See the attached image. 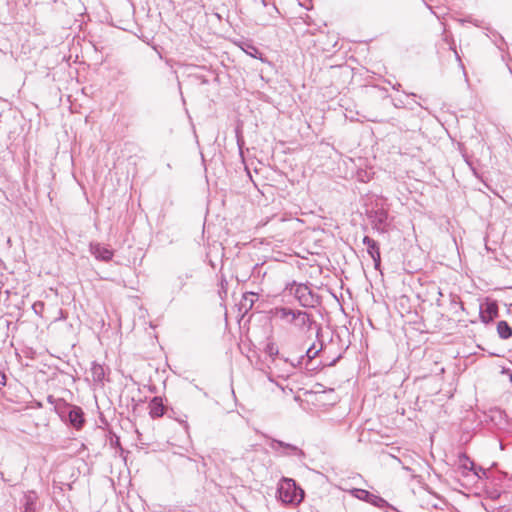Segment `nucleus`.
Segmentation results:
<instances>
[{
	"label": "nucleus",
	"mask_w": 512,
	"mask_h": 512,
	"mask_svg": "<svg viewBox=\"0 0 512 512\" xmlns=\"http://www.w3.org/2000/svg\"><path fill=\"white\" fill-rule=\"evenodd\" d=\"M167 407L160 396L153 397L149 402V415L152 418H160L166 414Z\"/></svg>",
	"instance_id": "obj_13"
},
{
	"label": "nucleus",
	"mask_w": 512,
	"mask_h": 512,
	"mask_svg": "<svg viewBox=\"0 0 512 512\" xmlns=\"http://www.w3.org/2000/svg\"><path fill=\"white\" fill-rule=\"evenodd\" d=\"M264 352L269 357V368H278L280 364H283L285 368L283 369L282 373L278 374V377L281 378H287L290 375H292L295 371V364L294 361L290 360L289 358H286L284 356L279 355L278 347L273 342H269L266 344L264 348Z\"/></svg>",
	"instance_id": "obj_3"
},
{
	"label": "nucleus",
	"mask_w": 512,
	"mask_h": 512,
	"mask_svg": "<svg viewBox=\"0 0 512 512\" xmlns=\"http://www.w3.org/2000/svg\"><path fill=\"white\" fill-rule=\"evenodd\" d=\"M57 415L63 422L69 424L76 430H81L86 423L83 409L68 402L60 403L57 409Z\"/></svg>",
	"instance_id": "obj_2"
},
{
	"label": "nucleus",
	"mask_w": 512,
	"mask_h": 512,
	"mask_svg": "<svg viewBox=\"0 0 512 512\" xmlns=\"http://www.w3.org/2000/svg\"><path fill=\"white\" fill-rule=\"evenodd\" d=\"M44 308H45V304L42 301H36L32 305L33 311L35 312V314H37L39 316H42Z\"/></svg>",
	"instance_id": "obj_21"
},
{
	"label": "nucleus",
	"mask_w": 512,
	"mask_h": 512,
	"mask_svg": "<svg viewBox=\"0 0 512 512\" xmlns=\"http://www.w3.org/2000/svg\"><path fill=\"white\" fill-rule=\"evenodd\" d=\"M295 296L303 307H315L319 304V296L305 284L297 286Z\"/></svg>",
	"instance_id": "obj_7"
},
{
	"label": "nucleus",
	"mask_w": 512,
	"mask_h": 512,
	"mask_svg": "<svg viewBox=\"0 0 512 512\" xmlns=\"http://www.w3.org/2000/svg\"><path fill=\"white\" fill-rule=\"evenodd\" d=\"M323 344H321V347L319 349H316L315 344L313 343L306 351L305 355L300 356L295 364V369L297 367H301L303 362L306 361V368L309 370H313L314 368H310L309 365L312 363L313 359L319 354V352L322 350Z\"/></svg>",
	"instance_id": "obj_11"
},
{
	"label": "nucleus",
	"mask_w": 512,
	"mask_h": 512,
	"mask_svg": "<svg viewBox=\"0 0 512 512\" xmlns=\"http://www.w3.org/2000/svg\"><path fill=\"white\" fill-rule=\"evenodd\" d=\"M90 253L99 261L109 262L114 256V251L99 242H91L89 245Z\"/></svg>",
	"instance_id": "obj_9"
},
{
	"label": "nucleus",
	"mask_w": 512,
	"mask_h": 512,
	"mask_svg": "<svg viewBox=\"0 0 512 512\" xmlns=\"http://www.w3.org/2000/svg\"><path fill=\"white\" fill-rule=\"evenodd\" d=\"M289 323L300 329H311L312 325L316 324L311 315L302 310H295L294 316L289 319Z\"/></svg>",
	"instance_id": "obj_10"
},
{
	"label": "nucleus",
	"mask_w": 512,
	"mask_h": 512,
	"mask_svg": "<svg viewBox=\"0 0 512 512\" xmlns=\"http://www.w3.org/2000/svg\"><path fill=\"white\" fill-rule=\"evenodd\" d=\"M249 297H250V299H249V301H250L249 307L251 308L253 306V303H254V298L257 297V294H255L253 292L247 293V294L244 295V300L247 301Z\"/></svg>",
	"instance_id": "obj_23"
},
{
	"label": "nucleus",
	"mask_w": 512,
	"mask_h": 512,
	"mask_svg": "<svg viewBox=\"0 0 512 512\" xmlns=\"http://www.w3.org/2000/svg\"><path fill=\"white\" fill-rule=\"evenodd\" d=\"M350 494L353 497H355L359 500H362L364 502H367L377 508L391 509V510L396 511V508L393 507L391 504H389L384 498H382L381 496L375 495L365 489L353 488L350 490Z\"/></svg>",
	"instance_id": "obj_5"
},
{
	"label": "nucleus",
	"mask_w": 512,
	"mask_h": 512,
	"mask_svg": "<svg viewBox=\"0 0 512 512\" xmlns=\"http://www.w3.org/2000/svg\"><path fill=\"white\" fill-rule=\"evenodd\" d=\"M206 462L204 461V459L202 458V466L205 468L206 467Z\"/></svg>",
	"instance_id": "obj_33"
},
{
	"label": "nucleus",
	"mask_w": 512,
	"mask_h": 512,
	"mask_svg": "<svg viewBox=\"0 0 512 512\" xmlns=\"http://www.w3.org/2000/svg\"><path fill=\"white\" fill-rule=\"evenodd\" d=\"M498 316V306L495 302H486L480 306V317L484 323L493 321Z\"/></svg>",
	"instance_id": "obj_12"
},
{
	"label": "nucleus",
	"mask_w": 512,
	"mask_h": 512,
	"mask_svg": "<svg viewBox=\"0 0 512 512\" xmlns=\"http://www.w3.org/2000/svg\"><path fill=\"white\" fill-rule=\"evenodd\" d=\"M339 358H340V356H339V357H337L336 359H334L332 362H330V363H329V366H333V365H335V363L338 361V359H339Z\"/></svg>",
	"instance_id": "obj_30"
},
{
	"label": "nucleus",
	"mask_w": 512,
	"mask_h": 512,
	"mask_svg": "<svg viewBox=\"0 0 512 512\" xmlns=\"http://www.w3.org/2000/svg\"><path fill=\"white\" fill-rule=\"evenodd\" d=\"M0 475H1V477L3 478V473H2L1 471H0Z\"/></svg>",
	"instance_id": "obj_34"
},
{
	"label": "nucleus",
	"mask_w": 512,
	"mask_h": 512,
	"mask_svg": "<svg viewBox=\"0 0 512 512\" xmlns=\"http://www.w3.org/2000/svg\"><path fill=\"white\" fill-rule=\"evenodd\" d=\"M294 311L295 310L289 307L280 306L272 309L271 313L273 317L278 318L280 320H284L289 323V319L294 316Z\"/></svg>",
	"instance_id": "obj_14"
},
{
	"label": "nucleus",
	"mask_w": 512,
	"mask_h": 512,
	"mask_svg": "<svg viewBox=\"0 0 512 512\" xmlns=\"http://www.w3.org/2000/svg\"><path fill=\"white\" fill-rule=\"evenodd\" d=\"M455 55H456V58L459 60L461 67L464 68V66H463V64L461 62L460 56H459V54L456 51H455Z\"/></svg>",
	"instance_id": "obj_29"
},
{
	"label": "nucleus",
	"mask_w": 512,
	"mask_h": 512,
	"mask_svg": "<svg viewBox=\"0 0 512 512\" xmlns=\"http://www.w3.org/2000/svg\"><path fill=\"white\" fill-rule=\"evenodd\" d=\"M366 215L370 220L373 229L378 233L385 234L389 232L393 219L385 209H370L367 210Z\"/></svg>",
	"instance_id": "obj_4"
},
{
	"label": "nucleus",
	"mask_w": 512,
	"mask_h": 512,
	"mask_svg": "<svg viewBox=\"0 0 512 512\" xmlns=\"http://www.w3.org/2000/svg\"><path fill=\"white\" fill-rule=\"evenodd\" d=\"M277 497L284 504L298 505L304 498V491L295 480L284 477L278 484Z\"/></svg>",
	"instance_id": "obj_1"
},
{
	"label": "nucleus",
	"mask_w": 512,
	"mask_h": 512,
	"mask_svg": "<svg viewBox=\"0 0 512 512\" xmlns=\"http://www.w3.org/2000/svg\"><path fill=\"white\" fill-rule=\"evenodd\" d=\"M47 402L50 403L51 405H53L54 411L57 413V409H58V406H60V403L66 402V401L62 398H55L53 395H49L47 397Z\"/></svg>",
	"instance_id": "obj_20"
},
{
	"label": "nucleus",
	"mask_w": 512,
	"mask_h": 512,
	"mask_svg": "<svg viewBox=\"0 0 512 512\" xmlns=\"http://www.w3.org/2000/svg\"><path fill=\"white\" fill-rule=\"evenodd\" d=\"M496 45H497V48L501 51L502 60L505 62L506 67L508 68L509 72L512 73V66L509 63V59H507V57H509V52L507 51L506 53H504L505 49H508L507 43L501 37L500 43H497Z\"/></svg>",
	"instance_id": "obj_17"
},
{
	"label": "nucleus",
	"mask_w": 512,
	"mask_h": 512,
	"mask_svg": "<svg viewBox=\"0 0 512 512\" xmlns=\"http://www.w3.org/2000/svg\"><path fill=\"white\" fill-rule=\"evenodd\" d=\"M91 374H92V378L95 382H98V383L102 382L105 378L104 367L97 362H92Z\"/></svg>",
	"instance_id": "obj_16"
},
{
	"label": "nucleus",
	"mask_w": 512,
	"mask_h": 512,
	"mask_svg": "<svg viewBox=\"0 0 512 512\" xmlns=\"http://www.w3.org/2000/svg\"><path fill=\"white\" fill-rule=\"evenodd\" d=\"M175 285L177 286L178 290H181L184 287V285H185L184 278L182 276H179L177 278V283Z\"/></svg>",
	"instance_id": "obj_25"
},
{
	"label": "nucleus",
	"mask_w": 512,
	"mask_h": 512,
	"mask_svg": "<svg viewBox=\"0 0 512 512\" xmlns=\"http://www.w3.org/2000/svg\"><path fill=\"white\" fill-rule=\"evenodd\" d=\"M36 495L30 493L25 495L24 512H35Z\"/></svg>",
	"instance_id": "obj_19"
},
{
	"label": "nucleus",
	"mask_w": 512,
	"mask_h": 512,
	"mask_svg": "<svg viewBox=\"0 0 512 512\" xmlns=\"http://www.w3.org/2000/svg\"><path fill=\"white\" fill-rule=\"evenodd\" d=\"M362 243L367 247V253L374 262V268L379 270L381 266V253L379 243L369 236H364Z\"/></svg>",
	"instance_id": "obj_8"
},
{
	"label": "nucleus",
	"mask_w": 512,
	"mask_h": 512,
	"mask_svg": "<svg viewBox=\"0 0 512 512\" xmlns=\"http://www.w3.org/2000/svg\"><path fill=\"white\" fill-rule=\"evenodd\" d=\"M236 138H237V145L239 148V153L241 156H243V147H244L245 142H244L243 136L241 135V133L238 129L236 130Z\"/></svg>",
	"instance_id": "obj_22"
},
{
	"label": "nucleus",
	"mask_w": 512,
	"mask_h": 512,
	"mask_svg": "<svg viewBox=\"0 0 512 512\" xmlns=\"http://www.w3.org/2000/svg\"><path fill=\"white\" fill-rule=\"evenodd\" d=\"M6 385V376L4 373L0 372V388Z\"/></svg>",
	"instance_id": "obj_26"
},
{
	"label": "nucleus",
	"mask_w": 512,
	"mask_h": 512,
	"mask_svg": "<svg viewBox=\"0 0 512 512\" xmlns=\"http://www.w3.org/2000/svg\"><path fill=\"white\" fill-rule=\"evenodd\" d=\"M469 463H470V468H469V470H470V471H473V472H474V474H475L476 476H478V477H479L478 472L475 470V464H474L472 461H470Z\"/></svg>",
	"instance_id": "obj_27"
},
{
	"label": "nucleus",
	"mask_w": 512,
	"mask_h": 512,
	"mask_svg": "<svg viewBox=\"0 0 512 512\" xmlns=\"http://www.w3.org/2000/svg\"><path fill=\"white\" fill-rule=\"evenodd\" d=\"M497 331L501 338L508 339L512 336V328L506 321H500L497 325Z\"/></svg>",
	"instance_id": "obj_18"
},
{
	"label": "nucleus",
	"mask_w": 512,
	"mask_h": 512,
	"mask_svg": "<svg viewBox=\"0 0 512 512\" xmlns=\"http://www.w3.org/2000/svg\"><path fill=\"white\" fill-rule=\"evenodd\" d=\"M268 445L271 450L280 456H296L299 459H303L306 456L305 452L296 445L275 438H270Z\"/></svg>",
	"instance_id": "obj_6"
},
{
	"label": "nucleus",
	"mask_w": 512,
	"mask_h": 512,
	"mask_svg": "<svg viewBox=\"0 0 512 512\" xmlns=\"http://www.w3.org/2000/svg\"><path fill=\"white\" fill-rule=\"evenodd\" d=\"M320 333H321V327H318L317 328V333H316L317 338L319 337Z\"/></svg>",
	"instance_id": "obj_31"
},
{
	"label": "nucleus",
	"mask_w": 512,
	"mask_h": 512,
	"mask_svg": "<svg viewBox=\"0 0 512 512\" xmlns=\"http://www.w3.org/2000/svg\"><path fill=\"white\" fill-rule=\"evenodd\" d=\"M284 368H285V366H283V364H280V366H278V368H273V369L276 370V375L278 376L279 373L283 372Z\"/></svg>",
	"instance_id": "obj_28"
},
{
	"label": "nucleus",
	"mask_w": 512,
	"mask_h": 512,
	"mask_svg": "<svg viewBox=\"0 0 512 512\" xmlns=\"http://www.w3.org/2000/svg\"><path fill=\"white\" fill-rule=\"evenodd\" d=\"M501 373L508 375L509 380L512 382V371H511L510 368H507L505 366H501Z\"/></svg>",
	"instance_id": "obj_24"
},
{
	"label": "nucleus",
	"mask_w": 512,
	"mask_h": 512,
	"mask_svg": "<svg viewBox=\"0 0 512 512\" xmlns=\"http://www.w3.org/2000/svg\"><path fill=\"white\" fill-rule=\"evenodd\" d=\"M202 83H203V84H207V83H208V80H207V79H205V78H202Z\"/></svg>",
	"instance_id": "obj_32"
},
{
	"label": "nucleus",
	"mask_w": 512,
	"mask_h": 512,
	"mask_svg": "<svg viewBox=\"0 0 512 512\" xmlns=\"http://www.w3.org/2000/svg\"><path fill=\"white\" fill-rule=\"evenodd\" d=\"M166 414L169 418L171 419H174L176 420L177 422H179L183 428L185 429L186 432H188L189 430V424L187 422V415L186 414H183L179 411H177L175 408H167V411H166Z\"/></svg>",
	"instance_id": "obj_15"
}]
</instances>
